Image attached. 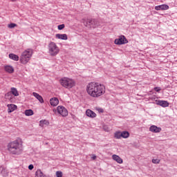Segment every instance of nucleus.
I'll list each match as a JSON object with an SVG mask.
<instances>
[{
  "label": "nucleus",
  "mask_w": 177,
  "mask_h": 177,
  "mask_svg": "<svg viewBox=\"0 0 177 177\" xmlns=\"http://www.w3.org/2000/svg\"><path fill=\"white\" fill-rule=\"evenodd\" d=\"M86 92L91 97L97 98L106 93V86L99 82H91L86 85Z\"/></svg>",
  "instance_id": "1"
},
{
  "label": "nucleus",
  "mask_w": 177,
  "mask_h": 177,
  "mask_svg": "<svg viewBox=\"0 0 177 177\" xmlns=\"http://www.w3.org/2000/svg\"><path fill=\"white\" fill-rule=\"evenodd\" d=\"M23 143V140L18 138L8 144L7 150L12 156H21V154H23V151H24Z\"/></svg>",
  "instance_id": "2"
},
{
  "label": "nucleus",
  "mask_w": 177,
  "mask_h": 177,
  "mask_svg": "<svg viewBox=\"0 0 177 177\" xmlns=\"http://www.w3.org/2000/svg\"><path fill=\"white\" fill-rule=\"evenodd\" d=\"M33 53L34 51L31 48H28L24 50L19 57L20 63H21V64H27V63L31 60Z\"/></svg>",
  "instance_id": "3"
},
{
  "label": "nucleus",
  "mask_w": 177,
  "mask_h": 177,
  "mask_svg": "<svg viewBox=\"0 0 177 177\" xmlns=\"http://www.w3.org/2000/svg\"><path fill=\"white\" fill-rule=\"evenodd\" d=\"M59 84L66 89H71L75 86V80L70 77H64L59 80Z\"/></svg>",
  "instance_id": "4"
},
{
  "label": "nucleus",
  "mask_w": 177,
  "mask_h": 177,
  "mask_svg": "<svg viewBox=\"0 0 177 177\" xmlns=\"http://www.w3.org/2000/svg\"><path fill=\"white\" fill-rule=\"evenodd\" d=\"M48 48L50 56H57V55L60 53V48H59V46H57V44H56V43H55L54 41H50L48 44Z\"/></svg>",
  "instance_id": "5"
},
{
  "label": "nucleus",
  "mask_w": 177,
  "mask_h": 177,
  "mask_svg": "<svg viewBox=\"0 0 177 177\" xmlns=\"http://www.w3.org/2000/svg\"><path fill=\"white\" fill-rule=\"evenodd\" d=\"M84 25L88 28H96V27H99L100 23L99 21L96 19H86L83 21Z\"/></svg>",
  "instance_id": "6"
},
{
  "label": "nucleus",
  "mask_w": 177,
  "mask_h": 177,
  "mask_svg": "<svg viewBox=\"0 0 177 177\" xmlns=\"http://www.w3.org/2000/svg\"><path fill=\"white\" fill-rule=\"evenodd\" d=\"M53 111H57L62 117H67L68 115V111L63 106H58L57 110H53Z\"/></svg>",
  "instance_id": "7"
},
{
  "label": "nucleus",
  "mask_w": 177,
  "mask_h": 177,
  "mask_svg": "<svg viewBox=\"0 0 177 177\" xmlns=\"http://www.w3.org/2000/svg\"><path fill=\"white\" fill-rule=\"evenodd\" d=\"M114 44L115 45H125V44H128V39L124 35H120L118 39H115L114 41Z\"/></svg>",
  "instance_id": "8"
},
{
  "label": "nucleus",
  "mask_w": 177,
  "mask_h": 177,
  "mask_svg": "<svg viewBox=\"0 0 177 177\" xmlns=\"http://www.w3.org/2000/svg\"><path fill=\"white\" fill-rule=\"evenodd\" d=\"M149 131L153 133H160V132H161V128L156 125H152L149 127Z\"/></svg>",
  "instance_id": "9"
},
{
  "label": "nucleus",
  "mask_w": 177,
  "mask_h": 177,
  "mask_svg": "<svg viewBox=\"0 0 177 177\" xmlns=\"http://www.w3.org/2000/svg\"><path fill=\"white\" fill-rule=\"evenodd\" d=\"M156 104L161 106V107H169V102L165 100H158L156 101Z\"/></svg>",
  "instance_id": "10"
},
{
  "label": "nucleus",
  "mask_w": 177,
  "mask_h": 177,
  "mask_svg": "<svg viewBox=\"0 0 177 177\" xmlns=\"http://www.w3.org/2000/svg\"><path fill=\"white\" fill-rule=\"evenodd\" d=\"M168 9H169V6L167 4L156 6L155 7L156 10H168Z\"/></svg>",
  "instance_id": "11"
},
{
  "label": "nucleus",
  "mask_w": 177,
  "mask_h": 177,
  "mask_svg": "<svg viewBox=\"0 0 177 177\" xmlns=\"http://www.w3.org/2000/svg\"><path fill=\"white\" fill-rule=\"evenodd\" d=\"M4 70L6 73H8L9 74H13L15 73V68L10 65H6L4 66Z\"/></svg>",
  "instance_id": "12"
},
{
  "label": "nucleus",
  "mask_w": 177,
  "mask_h": 177,
  "mask_svg": "<svg viewBox=\"0 0 177 177\" xmlns=\"http://www.w3.org/2000/svg\"><path fill=\"white\" fill-rule=\"evenodd\" d=\"M55 38L57 39H62L64 41H67L68 39V37L67 36L66 34H56L55 35Z\"/></svg>",
  "instance_id": "13"
},
{
  "label": "nucleus",
  "mask_w": 177,
  "mask_h": 177,
  "mask_svg": "<svg viewBox=\"0 0 177 177\" xmlns=\"http://www.w3.org/2000/svg\"><path fill=\"white\" fill-rule=\"evenodd\" d=\"M86 115L90 118H96L97 116L96 113L91 109H87L86 111Z\"/></svg>",
  "instance_id": "14"
},
{
  "label": "nucleus",
  "mask_w": 177,
  "mask_h": 177,
  "mask_svg": "<svg viewBox=\"0 0 177 177\" xmlns=\"http://www.w3.org/2000/svg\"><path fill=\"white\" fill-rule=\"evenodd\" d=\"M112 160H113L114 161H116L118 164H122V162H124V160H122V158H121V157H120L118 155H115V154L112 156Z\"/></svg>",
  "instance_id": "15"
},
{
  "label": "nucleus",
  "mask_w": 177,
  "mask_h": 177,
  "mask_svg": "<svg viewBox=\"0 0 177 177\" xmlns=\"http://www.w3.org/2000/svg\"><path fill=\"white\" fill-rule=\"evenodd\" d=\"M10 93L14 96H19V91H17V88H11L10 92L6 94V96H10Z\"/></svg>",
  "instance_id": "16"
},
{
  "label": "nucleus",
  "mask_w": 177,
  "mask_h": 177,
  "mask_svg": "<svg viewBox=\"0 0 177 177\" xmlns=\"http://www.w3.org/2000/svg\"><path fill=\"white\" fill-rule=\"evenodd\" d=\"M7 107H8V113H13L15 110H17V106L13 104H8Z\"/></svg>",
  "instance_id": "17"
},
{
  "label": "nucleus",
  "mask_w": 177,
  "mask_h": 177,
  "mask_svg": "<svg viewBox=\"0 0 177 177\" xmlns=\"http://www.w3.org/2000/svg\"><path fill=\"white\" fill-rule=\"evenodd\" d=\"M50 104L51 106H53V107H55V106H57L59 104V99L57 97H53L50 100Z\"/></svg>",
  "instance_id": "18"
},
{
  "label": "nucleus",
  "mask_w": 177,
  "mask_h": 177,
  "mask_svg": "<svg viewBox=\"0 0 177 177\" xmlns=\"http://www.w3.org/2000/svg\"><path fill=\"white\" fill-rule=\"evenodd\" d=\"M0 172L3 176L6 177L9 176V171L3 167H0Z\"/></svg>",
  "instance_id": "19"
},
{
  "label": "nucleus",
  "mask_w": 177,
  "mask_h": 177,
  "mask_svg": "<svg viewBox=\"0 0 177 177\" xmlns=\"http://www.w3.org/2000/svg\"><path fill=\"white\" fill-rule=\"evenodd\" d=\"M32 95L35 97H36V99H37V100H39V102H40L41 103H44V98L42 97V96L39 95V94L35 92H33Z\"/></svg>",
  "instance_id": "20"
},
{
  "label": "nucleus",
  "mask_w": 177,
  "mask_h": 177,
  "mask_svg": "<svg viewBox=\"0 0 177 177\" xmlns=\"http://www.w3.org/2000/svg\"><path fill=\"white\" fill-rule=\"evenodd\" d=\"M35 177H46V175H45L41 169H37L35 172Z\"/></svg>",
  "instance_id": "21"
},
{
  "label": "nucleus",
  "mask_w": 177,
  "mask_h": 177,
  "mask_svg": "<svg viewBox=\"0 0 177 177\" xmlns=\"http://www.w3.org/2000/svg\"><path fill=\"white\" fill-rule=\"evenodd\" d=\"M49 125V122L46 120H40L39 122V127L44 128V127H48Z\"/></svg>",
  "instance_id": "22"
},
{
  "label": "nucleus",
  "mask_w": 177,
  "mask_h": 177,
  "mask_svg": "<svg viewBox=\"0 0 177 177\" xmlns=\"http://www.w3.org/2000/svg\"><path fill=\"white\" fill-rule=\"evenodd\" d=\"M9 57L12 59V60H15V62H19V57H18V55L11 53L9 54Z\"/></svg>",
  "instance_id": "23"
},
{
  "label": "nucleus",
  "mask_w": 177,
  "mask_h": 177,
  "mask_svg": "<svg viewBox=\"0 0 177 177\" xmlns=\"http://www.w3.org/2000/svg\"><path fill=\"white\" fill-rule=\"evenodd\" d=\"M25 115L29 117L30 115H34V111L32 109H27L25 111Z\"/></svg>",
  "instance_id": "24"
},
{
  "label": "nucleus",
  "mask_w": 177,
  "mask_h": 177,
  "mask_svg": "<svg viewBox=\"0 0 177 177\" xmlns=\"http://www.w3.org/2000/svg\"><path fill=\"white\" fill-rule=\"evenodd\" d=\"M121 135L124 139H128L129 138V132L128 131H122Z\"/></svg>",
  "instance_id": "25"
},
{
  "label": "nucleus",
  "mask_w": 177,
  "mask_h": 177,
  "mask_svg": "<svg viewBox=\"0 0 177 177\" xmlns=\"http://www.w3.org/2000/svg\"><path fill=\"white\" fill-rule=\"evenodd\" d=\"M114 138L115 139H121V138H122V132L121 131H116L114 133Z\"/></svg>",
  "instance_id": "26"
},
{
  "label": "nucleus",
  "mask_w": 177,
  "mask_h": 177,
  "mask_svg": "<svg viewBox=\"0 0 177 177\" xmlns=\"http://www.w3.org/2000/svg\"><path fill=\"white\" fill-rule=\"evenodd\" d=\"M15 27H17V24H14V23H11V24L8 25V28H15Z\"/></svg>",
  "instance_id": "27"
},
{
  "label": "nucleus",
  "mask_w": 177,
  "mask_h": 177,
  "mask_svg": "<svg viewBox=\"0 0 177 177\" xmlns=\"http://www.w3.org/2000/svg\"><path fill=\"white\" fill-rule=\"evenodd\" d=\"M56 177H63V172L62 171H57L55 173Z\"/></svg>",
  "instance_id": "28"
},
{
  "label": "nucleus",
  "mask_w": 177,
  "mask_h": 177,
  "mask_svg": "<svg viewBox=\"0 0 177 177\" xmlns=\"http://www.w3.org/2000/svg\"><path fill=\"white\" fill-rule=\"evenodd\" d=\"M160 159H153L152 162L153 164H160Z\"/></svg>",
  "instance_id": "29"
},
{
  "label": "nucleus",
  "mask_w": 177,
  "mask_h": 177,
  "mask_svg": "<svg viewBox=\"0 0 177 177\" xmlns=\"http://www.w3.org/2000/svg\"><path fill=\"white\" fill-rule=\"evenodd\" d=\"M66 26L64 24H61L57 26V28L58 30H63V28H64Z\"/></svg>",
  "instance_id": "30"
},
{
  "label": "nucleus",
  "mask_w": 177,
  "mask_h": 177,
  "mask_svg": "<svg viewBox=\"0 0 177 177\" xmlns=\"http://www.w3.org/2000/svg\"><path fill=\"white\" fill-rule=\"evenodd\" d=\"M95 110L99 113H103V109L102 108H95Z\"/></svg>",
  "instance_id": "31"
},
{
  "label": "nucleus",
  "mask_w": 177,
  "mask_h": 177,
  "mask_svg": "<svg viewBox=\"0 0 177 177\" xmlns=\"http://www.w3.org/2000/svg\"><path fill=\"white\" fill-rule=\"evenodd\" d=\"M154 91H156V92H160V91H161V88H160V87H155L154 88Z\"/></svg>",
  "instance_id": "32"
},
{
  "label": "nucleus",
  "mask_w": 177,
  "mask_h": 177,
  "mask_svg": "<svg viewBox=\"0 0 177 177\" xmlns=\"http://www.w3.org/2000/svg\"><path fill=\"white\" fill-rule=\"evenodd\" d=\"M28 169H30V171H32V169H34V165H30L28 166Z\"/></svg>",
  "instance_id": "33"
},
{
  "label": "nucleus",
  "mask_w": 177,
  "mask_h": 177,
  "mask_svg": "<svg viewBox=\"0 0 177 177\" xmlns=\"http://www.w3.org/2000/svg\"><path fill=\"white\" fill-rule=\"evenodd\" d=\"M91 157L92 160H96V158H97L96 155H94V154L91 155Z\"/></svg>",
  "instance_id": "34"
},
{
  "label": "nucleus",
  "mask_w": 177,
  "mask_h": 177,
  "mask_svg": "<svg viewBox=\"0 0 177 177\" xmlns=\"http://www.w3.org/2000/svg\"><path fill=\"white\" fill-rule=\"evenodd\" d=\"M12 2H15V1H16V0H11Z\"/></svg>",
  "instance_id": "35"
}]
</instances>
